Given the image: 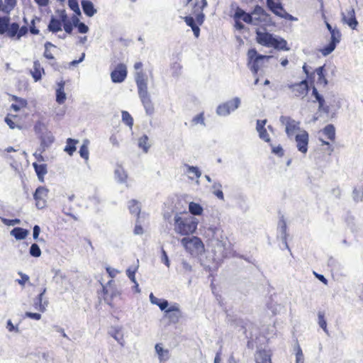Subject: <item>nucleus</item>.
Wrapping results in <instances>:
<instances>
[{
  "mask_svg": "<svg viewBox=\"0 0 363 363\" xmlns=\"http://www.w3.org/2000/svg\"><path fill=\"white\" fill-rule=\"evenodd\" d=\"M79 155L80 156L84 159L86 161H87L89 160V149H88V146L86 144L84 143L81 147H80V149H79Z\"/></svg>",
  "mask_w": 363,
  "mask_h": 363,
  "instance_id": "obj_51",
  "label": "nucleus"
},
{
  "mask_svg": "<svg viewBox=\"0 0 363 363\" xmlns=\"http://www.w3.org/2000/svg\"><path fill=\"white\" fill-rule=\"evenodd\" d=\"M296 363H304L303 354L299 345L296 347Z\"/></svg>",
  "mask_w": 363,
  "mask_h": 363,
  "instance_id": "obj_54",
  "label": "nucleus"
},
{
  "mask_svg": "<svg viewBox=\"0 0 363 363\" xmlns=\"http://www.w3.org/2000/svg\"><path fill=\"white\" fill-rule=\"evenodd\" d=\"M115 174L118 176L121 182H125L128 178V175L125 173L122 168L117 169L115 171Z\"/></svg>",
  "mask_w": 363,
  "mask_h": 363,
  "instance_id": "obj_57",
  "label": "nucleus"
},
{
  "mask_svg": "<svg viewBox=\"0 0 363 363\" xmlns=\"http://www.w3.org/2000/svg\"><path fill=\"white\" fill-rule=\"evenodd\" d=\"M62 23L63 21H62L61 17H60L59 19L55 17H52L48 24V28L50 31L56 33L62 30Z\"/></svg>",
  "mask_w": 363,
  "mask_h": 363,
  "instance_id": "obj_28",
  "label": "nucleus"
},
{
  "mask_svg": "<svg viewBox=\"0 0 363 363\" xmlns=\"http://www.w3.org/2000/svg\"><path fill=\"white\" fill-rule=\"evenodd\" d=\"M185 250L191 255H199L203 252L204 245L201 238L196 236L186 237L181 240Z\"/></svg>",
  "mask_w": 363,
  "mask_h": 363,
  "instance_id": "obj_6",
  "label": "nucleus"
},
{
  "mask_svg": "<svg viewBox=\"0 0 363 363\" xmlns=\"http://www.w3.org/2000/svg\"><path fill=\"white\" fill-rule=\"evenodd\" d=\"M48 196V189L44 186H39L36 189L33 198L35 201V206L38 209H43L47 206V199Z\"/></svg>",
  "mask_w": 363,
  "mask_h": 363,
  "instance_id": "obj_17",
  "label": "nucleus"
},
{
  "mask_svg": "<svg viewBox=\"0 0 363 363\" xmlns=\"http://www.w3.org/2000/svg\"><path fill=\"white\" fill-rule=\"evenodd\" d=\"M133 68L135 69V81L137 85L138 89H142L147 88L148 77H152V69L148 70V73H146L143 69V64L141 62H136Z\"/></svg>",
  "mask_w": 363,
  "mask_h": 363,
  "instance_id": "obj_5",
  "label": "nucleus"
},
{
  "mask_svg": "<svg viewBox=\"0 0 363 363\" xmlns=\"http://www.w3.org/2000/svg\"><path fill=\"white\" fill-rule=\"evenodd\" d=\"M189 212L194 216H201L203 213L202 206L195 202H190L189 204Z\"/></svg>",
  "mask_w": 363,
  "mask_h": 363,
  "instance_id": "obj_39",
  "label": "nucleus"
},
{
  "mask_svg": "<svg viewBox=\"0 0 363 363\" xmlns=\"http://www.w3.org/2000/svg\"><path fill=\"white\" fill-rule=\"evenodd\" d=\"M121 114L123 122L131 129L133 125V118L132 116L126 111H123Z\"/></svg>",
  "mask_w": 363,
  "mask_h": 363,
  "instance_id": "obj_44",
  "label": "nucleus"
},
{
  "mask_svg": "<svg viewBox=\"0 0 363 363\" xmlns=\"http://www.w3.org/2000/svg\"><path fill=\"white\" fill-rule=\"evenodd\" d=\"M45 51L43 52V56L47 59V60H55V57H54V55L52 53L51 50H50V48H55V45H53L52 43L50 42H46L45 43Z\"/></svg>",
  "mask_w": 363,
  "mask_h": 363,
  "instance_id": "obj_42",
  "label": "nucleus"
},
{
  "mask_svg": "<svg viewBox=\"0 0 363 363\" xmlns=\"http://www.w3.org/2000/svg\"><path fill=\"white\" fill-rule=\"evenodd\" d=\"M303 71L306 74L307 79L311 82H313L315 77V72H310L306 63L303 65Z\"/></svg>",
  "mask_w": 363,
  "mask_h": 363,
  "instance_id": "obj_56",
  "label": "nucleus"
},
{
  "mask_svg": "<svg viewBox=\"0 0 363 363\" xmlns=\"http://www.w3.org/2000/svg\"><path fill=\"white\" fill-rule=\"evenodd\" d=\"M126 274L128 277V278L131 280V281L135 284V287L138 288V284L137 283L135 277V271L131 270L130 269H128L126 271Z\"/></svg>",
  "mask_w": 363,
  "mask_h": 363,
  "instance_id": "obj_58",
  "label": "nucleus"
},
{
  "mask_svg": "<svg viewBox=\"0 0 363 363\" xmlns=\"http://www.w3.org/2000/svg\"><path fill=\"white\" fill-rule=\"evenodd\" d=\"M288 88L295 97L304 98L308 92L309 86L307 79H303L298 83L288 84Z\"/></svg>",
  "mask_w": 363,
  "mask_h": 363,
  "instance_id": "obj_12",
  "label": "nucleus"
},
{
  "mask_svg": "<svg viewBox=\"0 0 363 363\" xmlns=\"http://www.w3.org/2000/svg\"><path fill=\"white\" fill-rule=\"evenodd\" d=\"M18 275L21 277V279H17L16 281L21 286H25L27 282L29 281V276L26 274H23V272H18Z\"/></svg>",
  "mask_w": 363,
  "mask_h": 363,
  "instance_id": "obj_55",
  "label": "nucleus"
},
{
  "mask_svg": "<svg viewBox=\"0 0 363 363\" xmlns=\"http://www.w3.org/2000/svg\"><path fill=\"white\" fill-rule=\"evenodd\" d=\"M252 15L251 13H246L242 9L238 7L235 10L234 14V19L235 21V27L238 30H242L244 28V25L241 22L243 21L247 24H251L252 22Z\"/></svg>",
  "mask_w": 363,
  "mask_h": 363,
  "instance_id": "obj_16",
  "label": "nucleus"
},
{
  "mask_svg": "<svg viewBox=\"0 0 363 363\" xmlns=\"http://www.w3.org/2000/svg\"><path fill=\"white\" fill-rule=\"evenodd\" d=\"M74 25L77 27L78 31L80 33H86L89 30V28L84 23H79V19L74 20Z\"/></svg>",
  "mask_w": 363,
  "mask_h": 363,
  "instance_id": "obj_50",
  "label": "nucleus"
},
{
  "mask_svg": "<svg viewBox=\"0 0 363 363\" xmlns=\"http://www.w3.org/2000/svg\"><path fill=\"white\" fill-rule=\"evenodd\" d=\"M149 138L146 135H143L138 139V147L143 150L144 152H147L150 148Z\"/></svg>",
  "mask_w": 363,
  "mask_h": 363,
  "instance_id": "obj_40",
  "label": "nucleus"
},
{
  "mask_svg": "<svg viewBox=\"0 0 363 363\" xmlns=\"http://www.w3.org/2000/svg\"><path fill=\"white\" fill-rule=\"evenodd\" d=\"M256 42L267 48H274L279 50H289L287 42L283 38H276L268 32H262L259 29L255 30Z\"/></svg>",
  "mask_w": 363,
  "mask_h": 363,
  "instance_id": "obj_3",
  "label": "nucleus"
},
{
  "mask_svg": "<svg viewBox=\"0 0 363 363\" xmlns=\"http://www.w3.org/2000/svg\"><path fill=\"white\" fill-rule=\"evenodd\" d=\"M330 33L331 35L330 43L320 50L324 56L330 54L335 49L337 44L340 43L341 39V33L337 28H335Z\"/></svg>",
  "mask_w": 363,
  "mask_h": 363,
  "instance_id": "obj_13",
  "label": "nucleus"
},
{
  "mask_svg": "<svg viewBox=\"0 0 363 363\" xmlns=\"http://www.w3.org/2000/svg\"><path fill=\"white\" fill-rule=\"evenodd\" d=\"M247 66L255 75H257L260 67L262 66L265 60H269L271 56L260 55L255 48L248 50Z\"/></svg>",
  "mask_w": 363,
  "mask_h": 363,
  "instance_id": "obj_4",
  "label": "nucleus"
},
{
  "mask_svg": "<svg viewBox=\"0 0 363 363\" xmlns=\"http://www.w3.org/2000/svg\"><path fill=\"white\" fill-rule=\"evenodd\" d=\"M267 120H257L256 124V130L259 133V137L267 143H271V138L265 128Z\"/></svg>",
  "mask_w": 363,
  "mask_h": 363,
  "instance_id": "obj_23",
  "label": "nucleus"
},
{
  "mask_svg": "<svg viewBox=\"0 0 363 363\" xmlns=\"http://www.w3.org/2000/svg\"><path fill=\"white\" fill-rule=\"evenodd\" d=\"M65 82L64 81H61L57 83V87L56 89V101L59 104H65L66 101V94L65 92Z\"/></svg>",
  "mask_w": 363,
  "mask_h": 363,
  "instance_id": "obj_25",
  "label": "nucleus"
},
{
  "mask_svg": "<svg viewBox=\"0 0 363 363\" xmlns=\"http://www.w3.org/2000/svg\"><path fill=\"white\" fill-rule=\"evenodd\" d=\"M203 121H204V118H203V113H199V114L196 115V116L193 118V122H194L195 124H197V123H203Z\"/></svg>",
  "mask_w": 363,
  "mask_h": 363,
  "instance_id": "obj_61",
  "label": "nucleus"
},
{
  "mask_svg": "<svg viewBox=\"0 0 363 363\" xmlns=\"http://www.w3.org/2000/svg\"><path fill=\"white\" fill-rule=\"evenodd\" d=\"M240 104V99L237 97L234 98L230 101L219 105L217 108V113L220 116L228 115L231 111L238 108Z\"/></svg>",
  "mask_w": 363,
  "mask_h": 363,
  "instance_id": "obj_18",
  "label": "nucleus"
},
{
  "mask_svg": "<svg viewBox=\"0 0 363 363\" xmlns=\"http://www.w3.org/2000/svg\"><path fill=\"white\" fill-rule=\"evenodd\" d=\"M17 0H4V13H9L16 6Z\"/></svg>",
  "mask_w": 363,
  "mask_h": 363,
  "instance_id": "obj_48",
  "label": "nucleus"
},
{
  "mask_svg": "<svg viewBox=\"0 0 363 363\" xmlns=\"http://www.w3.org/2000/svg\"><path fill=\"white\" fill-rule=\"evenodd\" d=\"M28 234V230L20 227L14 228L11 231V235H13L16 240H23Z\"/></svg>",
  "mask_w": 363,
  "mask_h": 363,
  "instance_id": "obj_35",
  "label": "nucleus"
},
{
  "mask_svg": "<svg viewBox=\"0 0 363 363\" xmlns=\"http://www.w3.org/2000/svg\"><path fill=\"white\" fill-rule=\"evenodd\" d=\"M66 143L67 144L64 150L69 155L72 156L77 150L76 145L79 143V140L72 138H68Z\"/></svg>",
  "mask_w": 363,
  "mask_h": 363,
  "instance_id": "obj_33",
  "label": "nucleus"
},
{
  "mask_svg": "<svg viewBox=\"0 0 363 363\" xmlns=\"http://www.w3.org/2000/svg\"><path fill=\"white\" fill-rule=\"evenodd\" d=\"M4 122L11 129L17 128L21 130L23 128V118L20 113L9 112L4 118Z\"/></svg>",
  "mask_w": 363,
  "mask_h": 363,
  "instance_id": "obj_20",
  "label": "nucleus"
},
{
  "mask_svg": "<svg viewBox=\"0 0 363 363\" xmlns=\"http://www.w3.org/2000/svg\"><path fill=\"white\" fill-rule=\"evenodd\" d=\"M59 17L62 18V21H63L62 26L64 28L65 31L69 34L72 33L74 23H72L69 21L65 11H60Z\"/></svg>",
  "mask_w": 363,
  "mask_h": 363,
  "instance_id": "obj_30",
  "label": "nucleus"
},
{
  "mask_svg": "<svg viewBox=\"0 0 363 363\" xmlns=\"http://www.w3.org/2000/svg\"><path fill=\"white\" fill-rule=\"evenodd\" d=\"M30 72L35 82L42 79V76L45 74V69L38 60H34L33 69Z\"/></svg>",
  "mask_w": 363,
  "mask_h": 363,
  "instance_id": "obj_24",
  "label": "nucleus"
},
{
  "mask_svg": "<svg viewBox=\"0 0 363 363\" xmlns=\"http://www.w3.org/2000/svg\"><path fill=\"white\" fill-rule=\"evenodd\" d=\"M342 22L348 25L353 30L357 29L358 21L355 16L354 8L351 7L347 10L346 13H342Z\"/></svg>",
  "mask_w": 363,
  "mask_h": 363,
  "instance_id": "obj_22",
  "label": "nucleus"
},
{
  "mask_svg": "<svg viewBox=\"0 0 363 363\" xmlns=\"http://www.w3.org/2000/svg\"><path fill=\"white\" fill-rule=\"evenodd\" d=\"M40 233V227L38 225H35L33 227V236L35 240H36L38 238Z\"/></svg>",
  "mask_w": 363,
  "mask_h": 363,
  "instance_id": "obj_63",
  "label": "nucleus"
},
{
  "mask_svg": "<svg viewBox=\"0 0 363 363\" xmlns=\"http://www.w3.org/2000/svg\"><path fill=\"white\" fill-rule=\"evenodd\" d=\"M3 222L4 224H6L7 225H13L20 223V220L18 218L12 219V220L4 218V219H3Z\"/></svg>",
  "mask_w": 363,
  "mask_h": 363,
  "instance_id": "obj_60",
  "label": "nucleus"
},
{
  "mask_svg": "<svg viewBox=\"0 0 363 363\" xmlns=\"http://www.w3.org/2000/svg\"><path fill=\"white\" fill-rule=\"evenodd\" d=\"M25 316L37 320L41 318V315L38 313L26 312Z\"/></svg>",
  "mask_w": 363,
  "mask_h": 363,
  "instance_id": "obj_59",
  "label": "nucleus"
},
{
  "mask_svg": "<svg viewBox=\"0 0 363 363\" xmlns=\"http://www.w3.org/2000/svg\"><path fill=\"white\" fill-rule=\"evenodd\" d=\"M111 79L113 83L123 82L128 76V67L124 63H118L111 71Z\"/></svg>",
  "mask_w": 363,
  "mask_h": 363,
  "instance_id": "obj_10",
  "label": "nucleus"
},
{
  "mask_svg": "<svg viewBox=\"0 0 363 363\" xmlns=\"http://www.w3.org/2000/svg\"><path fill=\"white\" fill-rule=\"evenodd\" d=\"M36 21L39 23L40 21V18L35 17L31 20L29 27H28V32L30 31L33 35H38L40 33L39 29L35 26Z\"/></svg>",
  "mask_w": 363,
  "mask_h": 363,
  "instance_id": "obj_43",
  "label": "nucleus"
},
{
  "mask_svg": "<svg viewBox=\"0 0 363 363\" xmlns=\"http://www.w3.org/2000/svg\"><path fill=\"white\" fill-rule=\"evenodd\" d=\"M206 0H195L191 4V14L195 16L196 22L201 25L204 20L203 9L207 6Z\"/></svg>",
  "mask_w": 363,
  "mask_h": 363,
  "instance_id": "obj_14",
  "label": "nucleus"
},
{
  "mask_svg": "<svg viewBox=\"0 0 363 363\" xmlns=\"http://www.w3.org/2000/svg\"><path fill=\"white\" fill-rule=\"evenodd\" d=\"M29 252L30 255L34 257H39L41 255V250L36 243L31 245Z\"/></svg>",
  "mask_w": 363,
  "mask_h": 363,
  "instance_id": "obj_49",
  "label": "nucleus"
},
{
  "mask_svg": "<svg viewBox=\"0 0 363 363\" xmlns=\"http://www.w3.org/2000/svg\"><path fill=\"white\" fill-rule=\"evenodd\" d=\"M255 361L256 363H272L270 355L264 350L257 351Z\"/></svg>",
  "mask_w": 363,
  "mask_h": 363,
  "instance_id": "obj_31",
  "label": "nucleus"
},
{
  "mask_svg": "<svg viewBox=\"0 0 363 363\" xmlns=\"http://www.w3.org/2000/svg\"><path fill=\"white\" fill-rule=\"evenodd\" d=\"M324 135L331 142L335 140V128L333 124L327 125L322 130Z\"/></svg>",
  "mask_w": 363,
  "mask_h": 363,
  "instance_id": "obj_36",
  "label": "nucleus"
},
{
  "mask_svg": "<svg viewBox=\"0 0 363 363\" xmlns=\"http://www.w3.org/2000/svg\"><path fill=\"white\" fill-rule=\"evenodd\" d=\"M318 323L320 327L328 333L327 323L325 318V313L319 311L318 313Z\"/></svg>",
  "mask_w": 363,
  "mask_h": 363,
  "instance_id": "obj_47",
  "label": "nucleus"
},
{
  "mask_svg": "<svg viewBox=\"0 0 363 363\" xmlns=\"http://www.w3.org/2000/svg\"><path fill=\"white\" fill-rule=\"evenodd\" d=\"M46 291V289H43V291L40 293L38 297L35 298L34 301V308L43 313L45 311L46 306L48 305V301L43 302V296Z\"/></svg>",
  "mask_w": 363,
  "mask_h": 363,
  "instance_id": "obj_26",
  "label": "nucleus"
},
{
  "mask_svg": "<svg viewBox=\"0 0 363 363\" xmlns=\"http://www.w3.org/2000/svg\"><path fill=\"white\" fill-rule=\"evenodd\" d=\"M268 9L276 16L288 20L296 21L297 18L288 13L280 2H275L274 0H267Z\"/></svg>",
  "mask_w": 363,
  "mask_h": 363,
  "instance_id": "obj_8",
  "label": "nucleus"
},
{
  "mask_svg": "<svg viewBox=\"0 0 363 363\" xmlns=\"http://www.w3.org/2000/svg\"><path fill=\"white\" fill-rule=\"evenodd\" d=\"M313 72L318 75L317 84L325 87L328 82L325 76V65L316 68Z\"/></svg>",
  "mask_w": 363,
  "mask_h": 363,
  "instance_id": "obj_27",
  "label": "nucleus"
},
{
  "mask_svg": "<svg viewBox=\"0 0 363 363\" xmlns=\"http://www.w3.org/2000/svg\"><path fill=\"white\" fill-rule=\"evenodd\" d=\"M251 24L254 26H262L265 25L269 19V15L259 5L255 6L251 12Z\"/></svg>",
  "mask_w": 363,
  "mask_h": 363,
  "instance_id": "obj_9",
  "label": "nucleus"
},
{
  "mask_svg": "<svg viewBox=\"0 0 363 363\" xmlns=\"http://www.w3.org/2000/svg\"><path fill=\"white\" fill-rule=\"evenodd\" d=\"M213 194L216 196L218 199L223 200L224 199V195L221 189H215L213 191Z\"/></svg>",
  "mask_w": 363,
  "mask_h": 363,
  "instance_id": "obj_64",
  "label": "nucleus"
},
{
  "mask_svg": "<svg viewBox=\"0 0 363 363\" xmlns=\"http://www.w3.org/2000/svg\"><path fill=\"white\" fill-rule=\"evenodd\" d=\"M187 174L191 179H198L201 177V173L198 167L194 166L186 165Z\"/></svg>",
  "mask_w": 363,
  "mask_h": 363,
  "instance_id": "obj_41",
  "label": "nucleus"
},
{
  "mask_svg": "<svg viewBox=\"0 0 363 363\" xmlns=\"http://www.w3.org/2000/svg\"><path fill=\"white\" fill-rule=\"evenodd\" d=\"M280 121L285 125V132L289 139H292L298 133L302 131L301 123L289 116H281Z\"/></svg>",
  "mask_w": 363,
  "mask_h": 363,
  "instance_id": "obj_7",
  "label": "nucleus"
},
{
  "mask_svg": "<svg viewBox=\"0 0 363 363\" xmlns=\"http://www.w3.org/2000/svg\"><path fill=\"white\" fill-rule=\"evenodd\" d=\"M138 96L147 114L151 115L154 112V105L148 93L147 88L138 89Z\"/></svg>",
  "mask_w": 363,
  "mask_h": 363,
  "instance_id": "obj_19",
  "label": "nucleus"
},
{
  "mask_svg": "<svg viewBox=\"0 0 363 363\" xmlns=\"http://www.w3.org/2000/svg\"><path fill=\"white\" fill-rule=\"evenodd\" d=\"M183 18L186 25L191 28L195 37L198 38L200 34V28L199 26L196 24L194 18L191 16H184Z\"/></svg>",
  "mask_w": 363,
  "mask_h": 363,
  "instance_id": "obj_32",
  "label": "nucleus"
},
{
  "mask_svg": "<svg viewBox=\"0 0 363 363\" xmlns=\"http://www.w3.org/2000/svg\"><path fill=\"white\" fill-rule=\"evenodd\" d=\"M272 147V152L274 155H277L279 157H283L284 155V150H283L281 145L274 146L272 143H269Z\"/></svg>",
  "mask_w": 363,
  "mask_h": 363,
  "instance_id": "obj_53",
  "label": "nucleus"
},
{
  "mask_svg": "<svg viewBox=\"0 0 363 363\" xmlns=\"http://www.w3.org/2000/svg\"><path fill=\"white\" fill-rule=\"evenodd\" d=\"M81 4L83 11L87 16L91 17L96 13V9L91 1L82 0Z\"/></svg>",
  "mask_w": 363,
  "mask_h": 363,
  "instance_id": "obj_29",
  "label": "nucleus"
},
{
  "mask_svg": "<svg viewBox=\"0 0 363 363\" xmlns=\"http://www.w3.org/2000/svg\"><path fill=\"white\" fill-rule=\"evenodd\" d=\"M110 141L115 146L119 145V137L116 134H113L110 137Z\"/></svg>",
  "mask_w": 363,
  "mask_h": 363,
  "instance_id": "obj_62",
  "label": "nucleus"
},
{
  "mask_svg": "<svg viewBox=\"0 0 363 363\" xmlns=\"http://www.w3.org/2000/svg\"><path fill=\"white\" fill-rule=\"evenodd\" d=\"M155 350L160 361H165L169 358V350H164L161 344H156Z\"/></svg>",
  "mask_w": 363,
  "mask_h": 363,
  "instance_id": "obj_38",
  "label": "nucleus"
},
{
  "mask_svg": "<svg viewBox=\"0 0 363 363\" xmlns=\"http://www.w3.org/2000/svg\"><path fill=\"white\" fill-rule=\"evenodd\" d=\"M164 318H167L169 324L178 323L182 317V313L178 304L170 306L164 311Z\"/></svg>",
  "mask_w": 363,
  "mask_h": 363,
  "instance_id": "obj_15",
  "label": "nucleus"
},
{
  "mask_svg": "<svg viewBox=\"0 0 363 363\" xmlns=\"http://www.w3.org/2000/svg\"><path fill=\"white\" fill-rule=\"evenodd\" d=\"M312 94L315 96L316 101L318 102L319 104V109H325L324 105H325V100L324 98L318 93L317 89L315 87H313L312 90Z\"/></svg>",
  "mask_w": 363,
  "mask_h": 363,
  "instance_id": "obj_45",
  "label": "nucleus"
},
{
  "mask_svg": "<svg viewBox=\"0 0 363 363\" xmlns=\"http://www.w3.org/2000/svg\"><path fill=\"white\" fill-rule=\"evenodd\" d=\"M68 6L77 14H80V9L77 0H68Z\"/></svg>",
  "mask_w": 363,
  "mask_h": 363,
  "instance_id": "obj_52",
  "label": "nucleus"
},
{
  "mask_svg": "<svg viewBox=\"0 0 363 363\" xmlns=\"http://www.w3.org/2000/svg\"><path fill=\"white\" fill-rule=\"evenodd\" d=\"M33 166L40 181H43L44 176L47 174V165L45 164H37L34 162Z\"/></svg>",
  "mask_w": 363,
  "mask_h": 363,
  "instance_id": "obj_37",
  "label": "nucleus"
},
{
  "mask_svg": "<svg viewBox=\"0 0 363 363\" xmlns=\"http://www.w3.org/2000/svg\"><path fill=\"white\" fill-rule=\"evenodd\" d=\"M296 142L297 150L303 155H306L308 149L309 134L306 130H302L294 138Z\"/></svg>",
  "mask_w": 363,
  "mask_h": 363,
  "instance_id": "obj_11",
  "label": "nucleus"
},
{
  "mask_svg": "<svg viewBox=\"0 0 363 363\" xmlns=\"http://www.w3.org/2000/svg\"><path fill=\"white\" fill-rule=\"evenodd\" d=\"M9 101H12L10 106V111L21 113L28 106V101L26 99L18 97L16 95L9 94Z\"/></svg>",
  "mask_w": 363,
  "mask_h": 363,
  "instance_id": "obj_21",
  "label": "nucleus"
},
{
  "mask_svg": "<svg viewBox=\"0 0 363 363\" xmlns=\"http://www.w3.org/2000/svg\"><path fill=\"white\" fill-rule=\"evenodd\" d=\"M150 300L152 304L157 305L160 310L165 311L167 309V306L169 305V303L165 299H160L157 297H155L152 294H150Z\"/></svg>",
  "mask_w": 363,
  "mask_h": 363,
  "instance_id": "obj_34",
  "label": "nucleus"
},
{
  "mask_svg": "<svg viewBox=\"0 0 363 363\" xmlns=\"http://www.w3.org/2000/svg\"><path fill=\"white\" fill-rule=\"evenodd\" d=\"M4 33H6L11 38L20 40L28 33V26H23L20 27L16 22L10 23L9 16H0V35Z\"/></svg>",
  "mask_w": 363,
  "mask_h": 363,
  "instance_id": "obj_2",
  "label": "nucleus"
},
{
  "mask_svg": "<svg viewBox=\"0 0 363 363\" xmlns=\"http://www.w3.org/2000/svg\"><path fill=\"white\" fill-rule=\"evenodd\" d=\"M197 225V219L187 212L178 213L174 216V230L177 234L184 236L192 235L196 232Z\"/></svg>",
  "mask_w": 363,
  "mask_h": 363,
  "instance_id": "obj_1",
  "label": "nucleus"
},
{
  "mask_svg": "<svg viewBox=\"0 0 363 363\" xmlns=\"http://www.w3.org/2000/svg\"><path fill=\"white\" fill-rule=\"evenodd\" d=\"M128 208L131 213H135L138 215L140 212L139 203L135 199H132L129 201Z\"/></svg>",
  "mask_w": 363,
  "mask_h": 363,
  "instance_id": "obj_46",
  "label": "nucleus"
}]
</instances>
